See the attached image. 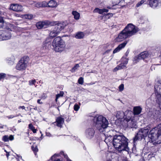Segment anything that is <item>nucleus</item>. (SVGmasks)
Listing matches in <instances>:
<instances>
[{
	"mask_svg": "<svg viewBox=\"0 0 161 161\" xmlns=\"http://www.w3.org/2000/svg\"><path fill=\"white\" fill-rule=\"evenodd\" d=\"M105 136H107L105 140V142L108 144V142L113 144L114 148L119 152L122 151L128 152L129 150L128 147V139L122 135H115L113 137L110 134H108L105 132L103 133Z\"/></svg>",
	"mask_w": 161,
	"mask_h": 161,
	"instance_id": "f257e3e1",
	"label": "nucleus"
},
{
	"mask_svg": "<svg viewBox=\"0 0 161 161\" xmlns=\"http://www.w3.org/2000/svg\"><path fill=\"white\" fill-rule=\"evenodd\" d=\"M148 138L149 142L153 143L154 145L161 143V124L150 130Z\"/></svg>",
	"mask_w": 161,
	"mask_h": 161,
	"instance_id": "f03ea898",
	"label": "nucleus"
},
{
	"mask_svg": "<svg viewBox=\"0 0 161 161\" xmlns=\"http://www.w3.org/2000/svg\"><path fill=\"white\" fill-rule=\"evenodd\" d=\"M52 45L54 50L58 52H62L64 50L65 47L64 42L59 36L56 37L53 40Z\"/></svg>",
	"mask_w": 161,
	"mask_h": 161,
	"instance_id": "7ed1b4c3",
	"label": "nucleus"
},
{
	"mask_svg": "<svg viewBox=\"0 0 161 161\" xmlns=\"http://www.w3.org/2000/svg\"><path fill=\"white\" fill-rule=\"evenodd\" d=\"M66 24L64 23H60L56 25L50 31L49 36L52 38L55 37L63 29Z\"/></svg>",
	"mask_w": 161,
	"mask_h": 161,
	"instance_id": "20e7f679",
	"label": "nucleus"
},
{
	"mask_svg": "<svg viewBox=\"0 0 161 161\" xmlns=\"http://www.w3.org/2000/svg\"><path fill=\"white\" fill-rule=\"evenodd\" d=\"M123 30L130 37L135 34L138 31V29L131 24H128Z\"/></svg>",
	"mask_w": 161,
	"mask_h": 161,
	"instance_id": "39448f33",
	"label": "nucleus"
},
{
	"mask_svg": "<svg viewBox=\"0 0 161 161\" xmlns=\"http://www.w3.org/2000/svg\"><path fill=\"white\" fill-rule=\"evenodd\" d=\"M149 131V130L148 128H143L140 129L134 138V142H135L138 140L141 139L142 138L146 136L148 134Z\"/></svg>",
	"mask_w": 161,
	"mask_h": 161,
	"instance_id": "423d86ee",
	"label": "nucleus"
},
{
	"mask_svg": "<svg viewBox=\"0 0 161 161\" xmlns=\"http://www.w3.org/2000/svg\"><path fill=\"white\" fill-rule=\"evenodd\" d=\"M96 125V127L100 132L105 131L108 127V121H97Z\"/></svg>",
	"mask_w": 161,
	"mask_h": 161,
	"instance_id": "0eeeda50",
	"label": "nucleus"
},
{
	"mask_svg": "<svg viewBox=\"0 0 161 161\" xmlns=\"http://www.w3.org/2000/svg\"><path fill=\"white\" fill-rule=\"evenodd\" d=\"M128 58L123 57L121 59V63L114 69L113 71L115 72L119 70L126 68V65L128 63Z\"/></svg>",
	"mask_w": 161,
	"mask_h": 161,
	"instance_id": "6e6552de",
	"label": "nucleus"
},
{
	"mask_svg": "<svg viewBox=\"0 0 161 161\" xmlns=\"http://www.w3.org/2000/svg\"><path fill=\"white\" fill-rule=\"evenodd\" d=\"M56 25L55 23L54 22H51L48 21H40L36 24V26L38 29H41L42 28H46L48 26L50 25Z\"/></svg>",
	"mask_w": 161,
	"mask_h": 161,
	"instance_id": "1a4fd4ad",
	"label": "nucleus"
},
{
	"mask_svg": "<svg viewBox=\"0 0 161 161\" xmlns=\"http://www.w3.org/2000/svg\"><path fill=\"white\" fill-rule=\"evenodd\" d=\"M11 37V34L9 32L0 30V41L9 39Z\"/></svg>",
	"mask_w": 161,
	"mask_h": 161,
	"instance_id": "9d476101",
	"label": "nucleus"
},
{
	"mask_svg": "<svg viewBox=\"0 0 161 161\" xmlns=\"http://www.w3.org/2000/svg\"><path fill=\"white\" fill-rule=\"evenodd\" d=\"M130 37L123 30L118 35V36L115 39V41L116 42H119L123 41L128 37Z\"/></svg>",
	"mask_w": 161,
	"mask_h": 161,
	"instance_id": "9b49d317",
	"label": "nucleus"
},
{
	"mask_svg": "<svg viewBox=\"0 0 161 161\" xmlns=\"http://www.w3.org/2000/svg\"><path fill=\"white\" fill-rule=\"evenodd\" d=\"M157 102L159 104V107L161 106V95H159L157 97V99L156 100ZM157 119L161 120V108L160 110H156L155 112V116Z\"/></svg>",
	"mask_w": 161,
	"mask_h": 161,
	"instance_id": "f8f14e48",
	"label": "nucleus"
},
{
	"mask_svg": "<svg viewBox=\"0 0 161 161\" xmlns=\"http://www.w3.org/2000/svg\"><path fill=\"white\" fill-rule=\"evenodd\" d=\"M29 60V58L27 56H25L21 59V70L25 69Z\"/></svg>",
	"mask_w": 161,
	"mask_h": 161,
	"instance_id": "ddd939ff",
	"label": "nucleus"
},
{
	"mask_svg": "<svg viewBox=\"0 0 161 161\" xmlns=\"http://www.w3.org/2000/svg\"><path fill=\"white\" fill-rule=\"evenodd\" d=\"M95 132V130L93 129L89 128L86 130L85 135L88 138H91L93 136Z\"/></svg>",
	"mask_w": 161,
	"mask_h": 161,
	"instance_id": "4468645a",
	"label": "nucleus"
},
{
	"mask_svg": "<svg viewBox=\"0 0 161 161\" xmlns=\"http://www.w3.org/2000/svg\"><path fill=\"white\" fill-rule=\"evenodd\" d=\"M128 42L125 41L124 42L121 43L114 50L113 53H115L119 52L121 50L124 48L127 44Z\"/></svg>",
	"mask_w": 161,
	"mask_h": 161,
	"instance_id": "2eb2a0df",
	"label": "nucleus"
},
{
	"mask_svg": "<svg viewBox=\"0 0 161 161\" xmlns=\"http://www.w3.org/2000/svg\"><path fill=\"white\" fill-rule=\"evenodd\" d=\"M159 85H155L154 86L155 94L157 95V98L158 95H161L159 93L161 92V81H160Z\"/></svg>",
	"mask_w": 161,
	"mask_h": 161,
	"instance_id": "dca6fc26",
	"label": "nucleus"
},
{
	"mask_svg": "<svg viewBox=\"0 0 161 161\" xmlns=\"http://www.w3.org/2000/svg\"><path fill=\"white\" fill-rule=\"evenodd\" d=\"M10 9L15 11H19L20 10V6L17 4H11Z\"/></svg>",
	"mask_w": 161,
	"mask_h": 161,
	"instance_id": "f3484780",
	"label": "nucleus"
},
{
	"mask_svg": "<svg viewBox=\"0 0 161 161\" xmlns=\"http://www.w3.org/2000/svg\"><path fill=\"white\" fill-rule=\"evenodd\" d=\"M149 5L153 8H155L158 5V0H149Z\"/></svg>",
	"mask_w": 161,
	"mask_h": 161,
	"instance_id": "a211bd4d",
	"label": "nucleus"
},
{
	"mask_svg": "<svg viewBox=\"0 0 161 161\" xmlns=\"http://www.w3.org/2000/svg\"><path fill=\"white\" fill-rule=\"evenodd\" d=\"M142 110V108L139 106H136L134 108L133 111L134 115H137L140 114Z\"/></svg>",
	"mask_w": 161,
	"mask_h": 161,
	"instance_id": "6ab92c4d",
	"label": "nucleus"
},
{
	"mask_svg": "<svg viewBox=\"0 0 161 161\" xmlns=\"http://www.w3.org/2000/svg\"><path fill=\"white\" fill-rule=\"evenodd\" d=\"M94 121H108L102 115H97L94 117Z\"/></svg>",
	"mask_w": 161,
	"mask_h": 161,
	"instance_id": "aec40b11",
	"label": "nucleus"
},
{
	"mask_svg": "<svg viewBox=\"0 0 161 161\" xmlns=\"http://www.w3.org/2000/svg\"><path fill=\"white\" fill-rule=\"evenodd\" d=\"M14 139V136L11 135L9 136L8 135H5L3 136V140L5 142H8L9 141H12Z\"/></svg>",
	"mask_w": 161,
	"mask_h": 161,
	"instance_id": "412c9836",
	"label": "nucleus"
},
{
	"mask_svg": "<svg viewBox=\"0 0 161 161\" xmlns=\"http://www.w3.org/2000/svg\"><path fill=\"white\" fill-rule=\"evenodd\" d=\"M113 155L111 153L108 154L107 157V161H117L118 158L116 157L114 158L112 157Z\"/></svg>",
	"mask_w": 161,
	"mask_h": 161,
	"instance_id": "4be33fe9",
	"label": "nucleus"
},
{
	"mask_svg": "<svg viewBox=\"0 0 161 161\" xmlns=\"http://www.w3.org/2000/svg\"><path fill=\"white\" fill-rule=\"evenodd\" d=\"M141 59H144L147 58L148 56V53L146 51H144L141 53L139 55Z\"/></svg>",
	"mask_w": 161,
	"mask_h": 161,
	"instance_id": "5701e85b",
	"label": "nucleus"
},
{
	"mask_svg": "<svg viewBox=\"0 0 161 161\" xmlns=\"http://www.w3.org/2000/svg\"><path fill=\"white\" fill-rule=\"evenodd\" d=\"M124 113L122 111L118 112L116 115V118L118 119H122L124 116Z\"/></svg>",
	"mask_w": 161,
	"mask_h": 161,
	"instance_id": "b1692460",
	"label": "nucleus"
},
{
	"mask_svg": "<svg viewBox=\"0 0 161 161\" xmlns=\"http://www.w3.org/2000/svg\"><path fill=\"white\" fill-rule=\"evenodd\" d=\"M57 6V3L53 0L49 1L48 3V7H55Z\"/></svg>",
	"mask_w": 161,
	"mask_h": 161,
	"instance_id": "393cba45",
	"label": "nucleus"
},
{
	"mask_svg": "<svg viewBox=\"0 0 161 161\" xmlns=\"http://www.w3.org/2000/svg\"><path fill=\"white\" fill-rule=\"evenodd\" d=\"M84 36V34L83 32H80L77 33L75 36V37L77 39L83 38Z\"/></svg>",
	"mask_w": 161,
	"mask_h": 161,
	"instance_id": "a878e982",
	"label": "nucleus"
},
{
	"mask_svg": "<svg viewBox=\"0 0 161 161\" xmlns=\"http://www.w3.org/2000/svg\"><path fill=\"white\" fill-rule=\"evenodd\" d=\"M33 18V16L32 14H25L21 15V18L29 19H32Z\"/></svg>",
	"mask_w": 161,
	"mask_h": 161,
	"instance_id": "bb28decb",
	"label": "nucleus"
},
{
	"mask_svg": "<svg viewBox=\"0 0 161 161\" xmlns=\"http://www.w3.org/2000/svg\"><path fill=\"white\" fill-rule=\"evenodd\" d=\"M115 5H118L120 6V8H123L125 6L126 4L124 0H121V1H119L118 2H117Z\"/></svg>",
	"mask_w": 161,
	"mask_h": 161,
	"instance_id": "cd10ccee",
	"label": "nucleus"
},
{
	"mask_svg": "<svg viewBox=\"0 0 161 161\" xmlns=\"http://www.w3.org/2000/svg\"><path fill=\"white\" fill-rule=\"evenodd\" d=\"M72 14L74 16V18L76 19H79L80 16V14L76 11H73L72 12Z\"/></svg>",
	"mask_w": 161,
	"mask_h": 161,
	"instance_id": "c85d7f7f",
	"label": "nucleus"
},
{
	"mask_svg": "<svg viewBox=\"0 0 161 161\" xmlns=\"http://www.w3.org/2000/svg\"><path fill=\"white\" fill-rule=\"evenodd\" d=\"M130 122L128 123V126L129 127L132 128H136V125L135 121H129Z\"/></svg>",
	"mask_w": 161,
	"mask_h": 161,
	"instance_id": "c756f323",
	"label": "nucleus"
},
{
	"mask_svg": "<svg viewBox=\"0 0 161 161\" xmlns=\"http://www.w3.org/2000/svg\"><path fill=\"white\" fill-rule=\"evenodd\" d=\"M64 121H55L53 123L54 125H57L58 127H61L64 124Z\"/></svg>",
	"mask_w": 161,
	"mask_h": 161,
	"instance_id": "7c9ffc66",
	"label": "nucleus"
},
{
	"mask_svg": "<svg viewBox=\"0 0 161 161\" xmlns=\"http://www.w3.org/2000/svg\"><path fill=\"white\" fill-rule=\"evenodd\" d=\"M64 94V92L63 91H60V93L56 95L55 101L57 102L58 99L60 97H63Z\"/></svg>",
	"mask_w": 161,
	"mask_h": 161,
	"instance_id": "2f4dec72",
	"label": "nucleus"
},
{
	"mask_svg": "<svg viewBox=\"0 0 161 161\" xmlns=\"http://www.w3.org/2000/svg\"><path fill=\"white\" fill-rule=\"evenodd\" d=\"M29 129L32 130L34 133H36V130L35 129L33 125L32 124H30L29 125Z\"/></svg>",
	"mask_w": 161,
	"mask_h": 161,
	"instance_id": "473e14b6",
	"label": "nucleus"
},
{
	"mask_svg": "<svg viewBox=\"0 0 161 161\" xmlns=\"http://www.w3.org/2000/svg\"><path fill=\"white\" fill-rule=\"evenodd\" d=\"M148 1V0H142L140 2L138 3L136 6L137 7H139L141 6L142 4H143L144 3H147Z\"/></svg>",
	"mask_w": 161,
	"mask_h": 161,
	"instance_id": "72a5a7b5",
	"label": "nucleus"
},
{
	"mask_svg": "<svg viewBox=\"0 0 161 161\" xmlns=\"http://www.w3.org/2000/svg\"><path fill=\"white\" fill-rule=\"evenodd\" d=\"M140 59H140V58L139 57V55H138L137 56H136L135 57L133 61L134 62V63L136 64L138 62L139 60Z\"/></svg>",
	"mask_w": 161,
	"mask_h": 161,
	"instance_id": "f704fd0d",
	"label": "nucleus"
},
{
	"mask_svg": "<svg viewBox=\"0 0 161 161\" xmlns=\"http://www.w3.org/2000/svg\"><path fill=\"white\" fill-rule=\"evenodd\" d=\"M108 10L106 9H100L99 10V14H102L104 12H108Z\"/></svg>",
	"mask_w": 161,
	"mask_h": 161,
	"instance_id": "c9c22d12",
	"label": "nucleus"
},
{
	"mask_svg": "<svg viewBox=\"0 0 161 161\" xmlns=\"http://www.w3.org/2000/svg\"><path fill=\"white\" fill-rule=\"evenodd\" d=\"M79 67V64H76L75 66L72 68V69L71 70V71L72 72H74Z\"/></svg>",
	"mask_w": 161,
	"mask_h": 161,
	"instance_id": "e433bc0d",
	"label": "nucleus"
},
{
	"mask_svg": "<svg viewBox=\"0 0 161 161\" xmlns=\"http://www.w3.org/2000/svg\"><path fill=\"white\" fill-rule=\"evenodd\" d=\"M34 6L37 8L41 7V2H34Z\"/></svg>",
	"mask_w": 161,
	"mask_h": 161,
	"instance_id": "4c0bfd02",
	"label": "nucleus"
},
{
	"mask_svg": "<svg viewBox=\"0 0 161 161\" xmlns=\"http://www.w3.org/2000/svg\"><path fill=\"white\" fill-rule=\"evenodd\" d=\"M4 20L3 18L2 17H0V28L3 27V25Z\"/></svg>",
	"mask_w": 161,
	"mask_h": 161,
	"instance_id": "58836bf2",
	"label": "nucleus"
},
{
	"mask_svg": "<svg viewBox=\"0 0 161 161\" xmlns=\"http://www.w3.org/2000/svg\"><path fill=\"white\" fill-rule=\"evenodd\" d=\"M78 83L82 85L84 83V79L82 77H80L78 80Z\"/></svg>",
	"mask_w": 161,
	"mask_h": 161,
	"instance_id": "ea45409f",
	"label": "nucleus"
},
{
	"mask_svg": "<svg viewBox=\"0 0 161 161\" xmlns=\"http://www.w3.org/2000/svg\"><path fill=\"white\" fill-rule=\"evenodd\" d=\"M41 7H46L48 6V3H47L45 1H43L41 2Z\"/></svg>",
	"mask_w": 161,
	"mask_h": 161,
	"instance_id": "a19ab883",
	"label": "nucleus"
},
{
	"mask_svg": "<svg viewBox=\"0 0 161 161\" xmlns=\"http://www.w3.org/2000/svg\"><path fill=\"white\" fill-rule=\"evenodd\" d=\"M36 82L35 80H32L29 81V83L30 85H35V83Z\"/></svg>",
	"mask_w": 161,
	"mask_h": 161,
	"instance_id": "79ce46f5",
	"label": "nucleus"
},
{
	"mask_svg": "<svg viewBox=\"0 0 161 161\" xmlns=\"http://www.w3.org/2000/svg\"><path fill=\"white\" fill-rule=\"evenodd\" d=\"M32 149L33 152L35 153V154L36 155L35 153L37 152L38 151V149L36 146L34 147L33 146L32 147Z\"/></svg>",
	"mask_w": 161,
	"mask_h": 161,
	"instance_id": "37998d69",
	"label": "nucleus"
},
{
	"mask_svg": "<svg viewBox=\"0 0 161 161\" xmlns=\"http://www.w3.org/2000/svg\"><path fill=\"white\" fill-rule=\"evenodd\" d=\"M20 60L19 61L18 63L17 64L16 66V69L19 70H20Z\"/></svg>",
	"mask_w": 161,
	"mask_h": 161,
	"instance_id": "c03bdc74",
	"label": "nucleus"
},
{
	"mask_svg": "<svg viewBox=\"0 0 161 161\" xmlns=\"http://www.w3.org/2000/svg\"><path fill=\"white\" fill-rule=\"evenodd\" d=\"M119 91H122L124 89V85L123 84H121L119 87Z\"/></svg>",
	"mask_w": 161,
	"mask_h": 161,
	"instance_id": "a18cd8bd",
	"label": "nucleus"
},
{
	"mask_svg": "<svg viewBox=\"0 0 161 161\" xmlns=\"http://www.w3.org/2000/svg\"><path fill=\"white\" fill-rule=\"evenodd\" d=\"M61 154H63L64 155V156L65 158H66L67 160L68 161H72L69 158L68 156L67 155H65L64 153L63 152H62L61 153Z\"/></svg>",
	"mask_w": 161,
	"mask_h": 161,
	"instance_id": "49530a36",
	"label": "nucleus"
},
{
	"mask_svg": "<svg viewBox=\"0 0 161 161\" xmlns=\"http://www.w3.org/2000/svg\"><path fill=\"white\" fill-rule=\"evenodd\" d=\"M79 108V107L78 104H75L74 106V109L75 110L77 111Z\"/></svg>",
	"mask_w": 161,
	"mask_h": 161,
	"instance_id": "de8ad7c7",
	"label": "nucleus"
},
{
	"mask_svg": "<svg viewBox=\"0 0 161 161\" xmlns=\"http://www.w3.org/2000/svg\"><path fill=\"white\" fill-rule=\"evenodd\" d=\"M6 74L4 73H0V80L3 79L5 77Z\"/></svg>",
	"mask_w": 161,
	"mask_h": 161,
	"instance_id": "09e8293b",
	"label": "nucleus"
},
{
	"mask_svg": "<svg viewBox=\"0 0 161 161\" xmlns=\"http://www.w3.org/2000/svg\"><path fill=\"white\" fill-rule=\"evenodd\" d=\"M8 27L7 28V29L8 30V31H11V27L12 26V25L8 24Z\"/></svg>",
	"mask_w": 161,
	"mask_h": 161,
	"instance_id": "8fccbe9b",
	"label": "nucleus"
},
{
	"mask_svg": "<svg viewBox=\"0 0 161 161\" xmlns=\"http://www.w3.org/2000/svg\"><path fill=\"white\" fill-rule=\"evenodd\" d=\"M47 97V95L45 94H42L41 97V98L45 99Z\"/></svg>",
	"mask_w": 161,
	"mask_h": 161,
	"instance_id": "3c124183",
	"label": "nucleus"
},
{
	"mask_svg": "<svg viewBox=\"0 0 161 161\" xmlns=\"http://www.w3.org/2000/svg\"><path fill=\"white\" fill-rule=\"evenodd\" d=\"M64 119L62 117H59L56 119V121H63Z\"/></svg>",
	"mask_w": 161,
	"mask_h": 161,
	"instance_id": "603ef678",
	"label": "nucleus"
},
{
	"mask_svg": "<svg viewBox=\"0 0 161 161\" xmlns=\"http://www.w3.org/2000/svg\"><path fill=\"white\" fill-rule=\"evenodd\" d=\"M129 51H128V50H127L126 52V53H125V57H124L125 58H126V57H127L128 56V55H129Z\"/></svg>",
	"mask_w": 161,
	"mask_h": 161,
	"instance_id": "864d4df0",
	"label": "nucleus"
},
{
	"mask_svg": "<svg viewBox=\"0 0 161 161\" xmlns=\"http://www.w3.org/2000/svg\"><path fill=\"white\" fill-rule=\"evenodd\" d=\"M99 9L98 8H96L93 11L94 13H99Z\"/></svg>",
	"mask_w": 161,
	"mask_h": 161,
	"instance_id": "5fc2aeb1",
	"label": "nucleus"
},
{
	"mask_svg": "<svg viewBox=\"0 0 161 161\" xmlns=\"http://www.w3.org/2000/svg\"><path fill=\"white\" fill-rule=\"evenodd\" d=\"M46 136H51V134H50V133L49 132H46Z\"/></svg>",
	"mask_w": 161,
	"mask_h": 161,
	"instance_id": "6e6d98bb",
	"label": "nucleus"
},
{
	"mask_svg": "<svg viewBox=\"0 0 161 161\" xmlns=\"http://www.w3.org/2000/svg\"><path fill=\"white\" fill-rule=\"evenodd\" d=\"M133 119H131V118H127V119H125V120L127 121H133Z\"/></svg>",
	"mask_w": 161,
	"mask_h": 161,
	"instance_id": "4d7b16f0",
	"label": "nucleus"
},
{
	"mask_svg": "<svg viewBox=\"0 0 161 161\" xmlns=\"http://www.w3.org/2000/svg\"><path fill=\"white\" fill-rule=\"evenodd\" d=\"M40 101H41L40 99H38L37 101V102L39 104H42V103Z\"/></svg>",
	"mask_w": 161,
	"mask_h": 161,
	"instance_id": "13d9d810",
	"label": "nucleus"
},
{
	"mask_svg": "<svg viewBox=\"0 0 161 161\" xmlns=\"http://www.w3.org/2000/svg\"><path fill=\"white\" fill-rule=\"evenodd\" d=\"M8 63L10 64H12L13 63V62L12 61H10V62H8Z\"/></svg>",
	"mask_w": 161,
	"mask_h": 161,
	"instance_id": "bf43d9fd",
	"label": "nucleus"
},
{
	"mask_svg": "<svg viewBox=\"0 0 161 161\" xmlns=\"http://www.w3.org/2000/svg\"><path fill=\"white\" fill-rule=\"evenodd\" d=\"M25 107L24 106H21V108H22L23 109H24L25 108Z\"/></svg>",
	"mask_w": 161,
	"mask_h": 161,
	"instance_id": "052dcab7",
	"label": "nucleus"
},
{
	"mask_svg": "<svg viewBox=\"0 0 161 161\" xmlns=\"http://www.w3.org/2000/svg\"><path fill=\"white\" fill-rule=\"evenodd\" d=\"M111 50V49L110 50H109L107 51L106 52L108 53V52H110Z\"/></svg>",
	"mask_w": 161,
	"mask_h": 161,
	"instance_id": "680f3d73",
	"label": "nucleus"
},
{
	"mask_svg": "<svg viewBox=\"0 0 161 161\" xmlns=\"http://www.w3.org/2000/svg\"><path fill=\"white\" fill-rule=\"evenodd\" d=\"M46 45H45V46H47V44L49 45V44H48V43H47H47H46Z\"/></svg>",
	"mask_w": 161,
	"mask_h": 161,
	"instance_id": "e2e57ef3",
	"label": "nucleus"
},
{
	"mask_svg": "<svg viewBox=\"0 0 161 161\" xmlns=\"http://www.w3.org/2000/svg\"><path fill=\"white\" fill-rule=\"evenodd\" d=\"M141 161H145V160L144 159H142V160Z\"/></svg>",
	"mask_w": 161,
	"mask_h": 161,
	"instance_id": "0e129e2a",
	"label": "nucleus"
},
{
	"mask_svg": "<svg viewBox=\"0 0 161 161\" xmlns=\"http://www.w3.org/2000/svg\"><path fill=\"white\" fill-rule=\"evenodd\" d=\"M17 161H19V159H17Z\"/></svg>",
	"mask_w": 161,
	"mask_h": 161,
	"instance_id": "69168bd1",
	"label": "nucleus"
},
{
	"mask_svg": "<svg viewBox=\"0 0 161 161\" xmlns=\"http://www.w3.org/2000/svg\"><path fill=\"white\" fill-rule=\"evenodd\" d=\"M7 157L8 156V155L7 154Z\"/></svg>",
	"mask_w": 161,
	"mask_h": 161,
	"instance_id": "338daca9",
	"label": "nucleus"
},
{
	"mask_svg": "<svg viewBox=\"0 0 161 161\" xmlns=\"http://www.w3.org/2000/svg\"><path fill=\"white\" fill-rule=\"evenodd\" d=\"M5 151L7 152L6 151V150H5Z\"/></svg>",
	"mask_w": 161,
	"mask_h": 161,
	"instance_id": "774afa93",
	"label": "nucleus"
}]
</instances>
